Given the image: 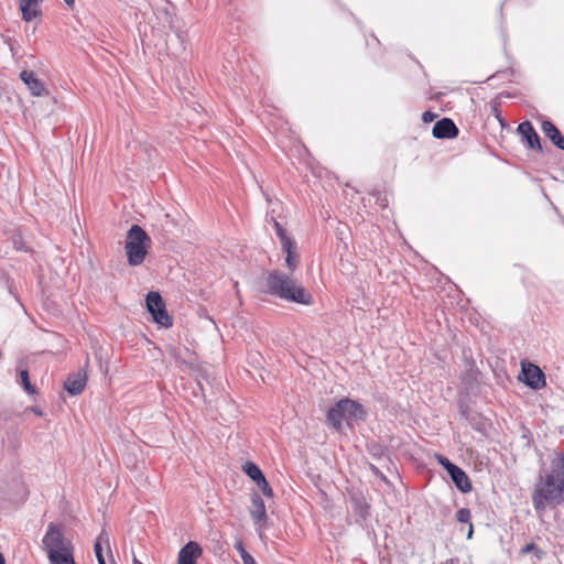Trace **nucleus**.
I'll return each instance as SVG.
<instances>
[{"instance_id": "nucleus-23", "label": "nucleus", "mask_w": 564, "mask_h": 564, "mask_svg": "<svg viewBox=\"0 0 564 564\" xmlns=\"http://www.w3.org/2000/svg\"><path fill=\"white\" fill-rule=\"evenodd\" d=\"M533 553L534 556L538 558V560H541L544 557L545 553L544 551H542L541 549H539L534 543H529L527 545H524L521 551H520V554L521 555H527L529 553Z\"/></svg>"}, {"instance_id": "nucleus-1", "label": "nucleus", "mask_w": 564, "mask_h": 564, "mask_svg": "<svg viewBox=\"0 0 564 564\" xmlns=\"http://www.w3.org/2000/svg\"><path fill=\"white\" fill-rule=\"evenodd\" d=\"M564 500V454L556 453L551 460L550 469L541 475L532 492V503L538 514H542L547 506L557 507Z\"/></svg>"}, {"instance_id": "nucleus-22", "label": "nucleus", "mask_w": 564, "mask_h": 564, "mask_svg": "<svg viewBox=\"0 0 564 564\" xmlns=\"http://www.w3.org/2000/svg\"><path fill=\"white\" fill-rule=\"evenodd\" d=\"M273 227L275 229L276 236L280 239L281 246L289 245V242L293 241V239L288 236L286 230L282 227V225L278 220H274Z\"/></svg>"}, {"instance_id": "nucleus-30", "label": "nucleus", "mask_w": 564, "mask_h": 564, "mask_svg": "<svg viewBox=\"0 0 564 564\" xmlns=\"http://www.w3.org/2000/svg\"><path fill=\"white\" fill-rule=\"evenodd\" d=\"M273 212L274 210L267 214V221L272 223V225L274 226V220H276V218L274 217Z\"/></svg>"}, {"instance_id": "nucleus-10", "label": "nucleus", "mask_w": 564, "mask_h": 564, "mask_svg": "<svg viewBox=\"0 0 564 564\" xmlns=\"http://www.w3.org/2000/svg\"><path fill=\"white\" fill-rule=\"evenodd\" d=\"M87 382V376L86 372L83 370H79L73 375H70L67 380L64 383V389L70 394V395H78L80 394Z\"/></svg>"}, {"instance_id": "nucleus-36", "label": "nucleus", "mask_w": 564, "mask_h": 564, "mask_svg": "<svg viewBox=\"0 0 564 564\" xmlns=\"http://www.w3.org/2000/svg\"><path fill=\"white\" fill-rule=\"evenodd\" d=\"M132 564H143L135 556L132 560Z\"/></svg>"}, {"instance_id": "nucleus-25", "label": "nucleus", "mask_w": 564, "mask_h": 564, "mask_svg": "<svg viewBox=\"0 0 564 564\" xmlns=\"http://www.w3.org/2000/svg\"><path fill=\"white\" fill-rule=\"evenodd\" d=\"M257 486L259 487V489L262 491V494L265 496V497H269L271 498L273 496V490L272 488L270 487L269 482L267 481L265 477L263 476L262 479H259L258 481H256Z\"/></svg>"}, {"instance_id": "nucleus-3", "label": "nucleus", "mask_w": 564, "mask_h": 564, "mask_svg": "<svg viewBox=\"0 0 564 564\" xmlns=\"http://www.w3.org/2000/svg\"><path fill=\"white\" fill-rule=\"evenodd\" d=\"M42 544L51 564H76L73 544L65 539L57 524L48 523Z\"/></svg>"}, {"instance_id": "nucleus-14", "label": "nucleus", "mask_w": 564, "mask_h": 564, "mask_svg": "<svg viewBox=\"0 0 564 564\" xmlns=\"http://www.w3.org/2000/svg\"><path fill=\"white\" fill-rule=\"evenodd\" d=\"M326 420L334 430L341 431L343 421H346V416L340 400L327 411Z\"/></svg>"}, {"instance_id": "nucleus-21", "label": "nucleus", "mask_w": 564, "mask_h": 564, "mask_svg": "<svg viewBox=\"0 0 564 564\" xmlns=\"http://www.w3.org/2000/svg\"><path fill=\"white\" fill-rule=\"evenodd\" d=\"M19 383L23 387V389L29 393V394H34L36 393V389L35 387L31 383L30 381V377H29V371L28 370H21L20 371V379H19Z\"/></svg>"}, {"instance_id": "nucleus-18", "label": "nucleus", "mask_w": 564, "mask_h": 564, "mask_svg": "<svg viewBox=\"0 0 564 564\" xmlns=\"http://www.w3.org/2000/svg\"><path fill=\"white\" fill-rule=\"evenodd\" d=\"M252 501V509H251V517L254 522H261L267 517V510L265 505L262 498L254 494L251 498Z\"/></svg>"}, {"instance_id": "nucleus-13", "label": "nucleus", "mask_w": 564, "mask_h": 564, "mask_svg": "<svg viewBox=\"0 0 564 564\" xmlns=\"http://www.w3.org/2000/svg\"><path fill=\"white\" fill-rule=\"evenodd\" d=\"M524 382L532 389H539L545 384V378L539 367L530 365L523 369Z\"/></svg>"}, {"instance_id": "nucleus-17", "label": "nucleus", "mask_w": 564, "mask_h": 564, "mask_svg": "<svg viewBox=\"0 0 564 564\" xmlns=\"http://www.w3.org/2000/svg\"><path fill=\"white\" fill-rule=\"evenodd\" d=\"M104 547H106L107 551L109 553H111L110 538H109V533H108L106 528L101 529V531L98 534V536H97V539L95 541V544H94V552H95L97 561H100L101 558H105L104 557V553H102Z\"/></svg>"}, {"instance_id": "nucleus-20", "label": "nucleus", "mask_w": 564, "mask_h": 564, "mask_svg": "<svg viewBox=\"0 0 564 564\" xmlns=\"http://www.w3.org/2000/svg\"><path fill=\"white\" fill-rule=\"evenodd\" d=\"M242 470L256 482L262 479L263 474L261 469L252 462H247L242 466Z\"/></svg>"}, {"instance_id": "nucleus-28", "label": "nucleus", "mask_w": 564, "mask_h": 564, "mask_svg": "<svg viewBox=\"0 0 564 564\" xmlns=\"http://www.w3.org/2000/svg\"><path fill=\"white\" fill-rule=\"evenodd\" d=\"M437 462L449 473L451 466H456L447 457L437 455Z\"/></svg>"}, {"instance_id": "nucleus-7", "label": "nucleus", "mask_w": 564, "mask_h": 564, "mask_svg": "<svg viewBox=\"0 0 564 564\" xmlns=\"http://www.w3.org/2000/svg\"><path fill=\"white\" fill-rule=\"evenodd\" d=\"M459 130L449 118L438 120L432 130V134L436 139H453L457 137Z\"/></svg>"}, {"instance_id": "nucleus-31", "label": "nucleus", "mask_w": 564, "mask_h": 564, "mask_svg": "<svg viewBox=\"0 0 564 564\" xmlns=\"http://www.w3.org/2000/svg\"><path fill=\"white\" fill-rule=\"evenodd\" d=\"M377 203H378L382 208H384V207H387V205H388V199H387L386 197H383V198H380V197H379V198H378V200H377Z\"/></svg>"}, {"instance_id": "nucleus-39", "label": "nucleus", "mask_w": 564, "mask_h": 564, "mask_svg": "<svg viewBox=\"0 0 564 564\" xmlns=\"http://www.w3.org/2000/svg\"><path fill=\"white\" fill-rule=\"evenodd\" d=\"M98 564H106L105 558H101L100 561H98Z\"/></svg>"}, {"instance_id": "nucleus-35", "label": "nucleus", "mask_w": 564, "mask_h": 564, "mask_svg": "<svg viewBox=\"0 0 564 564\" xmlns=\"http://www.w3.org/2000/svg\"><path fill=\"white\" fill-rule=\"evenodd\" d=\"M471 534H473V524L469 525V532H468L467 538L470 539Z\"/></svg>"}, {"instance_id": "nucleus-19", "label": "nucleus", "mask_w": 564, "mask_h": 564, "mask_svg": "<svg viewBox=\"0 0 564 564\" xmlns=\"http://www.w3.org/2000/svg\"><path fill=\"white\" fill-rule=\"evenodd\" d=\"M20 9L22 12V18L26 22L34 20L41 13V11L39 9V4L32 3V2H26V1L20 0Z\"/></svg>"}, {"instance_id": "nucleus-32", "label": "nucleus", "mask_w": 564, "mask_h": 564, "mask_svg": "<svg viewBox=\"0 0 564 564\" xmlns=\"http://www.w3.org/2000/svg\"><path fill=\"white\" fill-rule=\"evenodd\" d=\"M68 8L73 9L75 6V0H64Z\"/></svg>"}, {"instance_id": "nucleus-37", "label": "nucleus", "mask_w": 564, "mask_h": 564, "mask_svg": "<svg viewBox=\"0 0 564 564\" xmlns=\"http://www.w3.org/2000/svg\"><path fill=\"white\" fill-rule=\"evenodd\" d=\"M0 564H6L4 557L1 552H0Z\"/></svg>"}, {"instance_id": "nucleus-27", "label": "nucleus", "mask_w": 564, "mask_h": 564, "mask_svg": "<svg viewBox=\"0 0 564 564\" xmlns=\"http://www.w3.org/2000/svg\"><path fill=\"white\" fill-rule=\"evenodd\" d=\"M235 549L238 551V553L240 554V557L242 560V563L246 562L247 558H252L253 556L251 554L248 553V551L246 550V547L243 546V543L242 542H237L235 544Z\"/></svg>"}, {"instance_id": "nucleus-2", "label": "nucleus", "mask_w": 564, "mask_h": 564, "mask_svg": "<svg viewBox=\"0 0 564 564\" xmlns=\"http://www.w3.org/2000/svg\"><path fill=\"white\" fill-rule=\"evenodd\" d=\"M265 292L286 302L302 305L313 304V296L293 278L292 273L269 271L265 278Z\"/></svg>"}, {"instance_id": "nucleus-15", "label": "nucleus", "mask_w": 564, "mask_h": 564, "mask_svg": "<svg viewBox=\"0 0 564 564\" xmlns=\"http://www.w3.org/2000/svg\"><path fill=\"white\" fill-rule=\"evenodd\" d=\"M543 133L551 142L561 150H564V137L560 130L550 120H543L541 124Z\"/></svg>"}, {"instance_id": "nucleus-6", "label": "nucleus", "mask_w": 564, "mask_h": 564, "mask_svg": "<svg viewBox=\"0 0 564 564\" xmlns=\"http://www.w3.org/2000/svg\"><path fill=\"white\" fill-rule=\"evenodd\" d=\"M203 547L198 542L189 541L178 551L176 564H197V561L203 556Z\"/></svg>"}, {"instance_id": "nucleus-8", "label": "nucleus", "mask_w": 564, "mask_h": 564, "mask_svg": "<svg viewBox=\"0 0 564 564\" xmlns=\"http://www.w3.org/2000/svg\"><path fill=\"white\" fill-rule=\"evenodd\" d=\"M20 79L26 85L33 96L41 97L47 94L44 83L36 77L34 72L22 70Z\"/></svg>"}, {"instance_id": "nucleus-26", "label": "nucleus", "mask_w": 564, "mask_h": 564, "mask_svg": "<svg viewBox=\"0 0 564 564\" xmlns=\"http://www.w3.org/2000/svg\"><path fill=\"white\" fill-rule=\"evenodd\" d=\"M471 513L468 508H462L456 512V519L458 522L468 523L470 521Z\"/></svg>"}, {"instance_id": "nucleus-41", "label": "nucleus", "mask_w": 564, "mask_h": 564, "mask_svg": "<svg viewBox=\"0 0 564 564\" xmlns=\"http://www.w3.org/2000/svg\"><path fill=\"white\" fill-rule=\"evenodd\" d=\"M98 564H106L105 558H101L100 561H98Z\"/></svg>"}, {"instance_id": "nucleus-29", "label": "nucleus", "mask_w": 564, "mask_h": 564, "mask_svg": "<svg viewBox=\"0 0 564 564\" xmlns=\"http://www.w3.org/2000/svg\"><path fill=\"white\" fill-rule=\"evenodd\" d=\"M436 118V115L432 111H424L422 115V120L424 122H432Z\"/></svg>"}, {"instance_id": "nucleus-9", "label": "nucleus", "mask_w": 564, "mask_h": 564, "mask_svg": "<svg viewBox=\"0 0 564 564\" xmlns=\"http://www.w3.org/2000/svg\"><path fill=\"white\" fill-rule=\"evenodd\" d=\"M346 421L349 424L351 421L365 420L366 411L361 404L350 399L340 400Z\"/></svg>"}, {"instance_id": "nucleus-12", "label": "nucleus", "mask_w": 564, "mask_h": 564, "mask_svg": "<svg viewBox=\"0 0 564 564\" xmlns=\"http://www.w3.org/2000/svg\"><path fill=\"white\" fill-rule=\"evenodd\" d=\"M448 475L451 476L452 481L456 486L458 490L463 494H467L471 490V482L467 476V474L457 465L451 466Z\"/></svg>"}, {"instance_id": "nucleus-4", "label": "nucleus", "mask_w": 564, "mask_h": 564, "mask_svg": "<svg viewBox=\"0 0 564 564\" xmlns=\"http://www.w3.org/2000/svg\"><path fill=\"white\" fill-rule=\"evenodd\" d=\"M150 242L149 235L139 225L128 230L124 249L130 265L137 267L144 261Z\"/></svg>"}, {"instance_id": "nucleus-16", "label": "nucleus", "mask_w": 564, "mask_h": 564, "mask_svg": "<svg viewBox=\"0 0 564 564\" xmlns=\"http://www.w3.org/2000/svg\"><path fill=\"white\" fill-rule=\"evenodd\" d=\"M282 251L286 254L285 257V265L291 273H293L300 263V257L297 254V246L293 240L289 242V245L281 246Z\"/></svg>"}, {"instance_id": "nucleus-24", "label": "nucleus", "mask_w": 564, "mask_h": 564, "mask_svg": "<svg viewBox=\"0 0 564 564\" xmlns=\"http://www.w3.org/2000/svg\"><path fill=\"white\" fill-rule=\"evenodd\" d=\"M12 245H13L14 249L18 251H24V252L31 251V249L28 247L24 238L20 234L13 235Z\"/></svg>"}, {"instance_id": "nucleus-38", "label": "nucleus", "mask_w": 564, "mask_h": 564, "mask_svg": "<svg viewBox=\"0 0 564 564\" xmlns=\"http://www.w3.org/2000/svg\"><path fill=\"white\" fill-rule=\"evenodd\" d=\"M371 469L376 473V474H379V470L376 466H371Z\"/></svg>"}, {"instance_id": "nucleus-33", "label": "nucleus", "mask_w": 564, "mask_h": 564, "mask_svg": "<svg viewBox=\"0 0 564 564\" xmlns=\"http://www.w3.org/2000/svg\"><path fill=\"white\" fill-rule=\"evenodd\" d=\"M243 564H257L254 558H247L246 562H243Z\"/></svg>"}, {"instance_id": "nucleus-5", "label": "nucleus", "mask_w": 564, "mask_h": 564, "mask_svg": "<svg viewBox=\"0 0 564 564\" xmlns=\"http://www.w3.org/2000/svg\"><path fill=\"white\" fill-rule=\"evenodd\" d=\"M145 302L147 308L156 324L166 328L173 325L172 317L167 314L165 303L159 292H149Z\"/></svg>"}, {"instance_id": "nucleus-40", "label": "nucleus", "mask_w": 564, "mask_h": 564, "mask_svg": "<svg viewBox=\"0 0 564 564\" xmlns=\"http://www.w3.org/2000/svg\"><path fill=\"white\" fill-rule=\"evenodd\" d=\"M98 564H106L105 558H101L100 561H98Z\"/></svg>"}, {"instance_id": "nucleus-11", "label": "nucleus", "mask_w": 564, "mask_h": 564, "mask_svg": "<svg viewBox=\"0 0 564 564\" xmlns=\"http://www.w3.org/2000/svg\"><path fill=\"white\" fill-rule=\"evenodd\" d=\"M518 132L521 134L528 143L530 149L542 150L540 137L534 130L533 126L529 121H524L518 126Z\"/></svg>"}, {"instance_id": "nucleus-34", "label": "nucleus", "mask_w": 564, "mask_h": 564, "mask_svg": "<svg viewBox=\"0 0 564 564\" xmlns=\"http://www.w3.org/2000/svg\"><path fill=\"white\" fill-rule=\"evenodd\" d=\"M32 411H33L36 415H39V416H41V415L43 414V413H42V411H41L40 409H37V408H34Z\"/></svg>"}]
</instances>
